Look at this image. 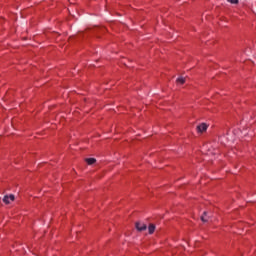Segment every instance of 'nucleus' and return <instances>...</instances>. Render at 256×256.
I'll return each mask as SVG.
<instances>
[{
  "label": "nucleus",
  "mask_w": 256,
  "mask_h": 256,
  "mask_svg": "<svg viewBox=\"0 0 256 256\" xmlns=\"http://www.w3.org/2000/svg\"><path fill=\"white\" fill-rule=\"evenodd\" d=\"M208 127L209 126H207L205 123H202L197 126V131H198V133H205V131H207Z\"/></svg>",
  "instance_id": "7ed1b4c3"
},
{
  "label": "nucleus",
  "mask_w": 256,
  "mask_h": 256,
  "mask_svg": "<svg viewBox=\"0 0 256 256\" xmlns=\"http://www.w3.org/2000/svg\"><path fill=\"white\" fill-rule=\"evenodd\" d=\"M176 83H178L179 85H184V83H185V78H184V77H179V78L176 80Z\"/></svg>",
  "instance_id": "0eeeda50"
},
{
  "label": "nucleus",
  "mask_w": 256,
  "mask_h": 256,
  "mask_svg": "<svg viewBox=\"0 0 256 256\" xmlns=\"http://www.w3.org/2000/svg\"><path fill=\"white\" fill-rule=\"evenodd\" d=\"M148 231L150 235H153V233H155V226L154 224H150L148 227Z\"/></svg>",
  "instance_id": "423d86ee"
},
{
  "label": "nucleus",
  "mask_w": 256,
  "mask_h": 256,
  "mask_svg": "<svg viewBox=\"0 0 256 256\" xmlns=\"http://www.w3.org/2000/svg\"><path fill=\"white\" fill-rule=\"evenodd\" d=\"M228 3H232V5H237L239 3V0H227Z\"/></svg>",
  "instance_id": "6e6552de"
},
{
  "label": "nucleus",
  "mask_w": 256,
  "mask_h": 256,
  "mask_svg": "<svg viewBox=\"0 0 256 256\" xmlns=\"http://www.w3.org/2000/svg\"><path fill=\"white\" fill-rule=\"evenodd\" d=\"M135 227H136L137 231H139V232L147 231V225L143 222H136Z\"/></svg>",
  "instance_id": "f257e3e1"
},
{
  "label": "nucleus",
  "mask_w": 256,
  "mask_h": 256,
  "mask_svg": "<svg viewBox=\"0 0 256 256\" xmlns=\"http://www.w3.org/2000/svg\"><path fill=\"white\" fill-rule=\"evenodd\" d=\"M11 201H15V195L10 194V195L4 196L3 202H4L6 205H9V203H11Z\"/></svg>",
  "instance_id": "f03ea898"
},
{
  "label": "nucleus",
  "mask_w": 256,
  "mask_h": 256,
  "mask_svg": "<svg viewBox=\"0 0 256 256\" xmlns=\"http://www.w3.org/2000/svg\"><path fill=\"white\" fill-rule=\"evenodd\" d=\"M85 161L88 165H94V163H97V159L95 158H86Z\"/></svg>",
  "instance_id": "20e7f679"
},
{
  "label": "nucleus",
  "mask_w": 256,
  "mask_h": 256,
  "mask_svg": "<svg viewBox=\"0 0 256 256\" xmlns=\"http://www.w3.org/2000/svg\"><path fill=\"white\" fill-rule=\"evenodd\" d=\"M201 221H203V223H207V221H209V216H207V212L203 213V215L201 216Z\"/></svg>",
  "instance_id": "39448f33"
}]
</instances>
